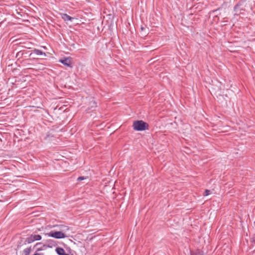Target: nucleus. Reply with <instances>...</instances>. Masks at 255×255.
Returning <instances> with one entry per match:
<instances>
[{"mask_svg":"<svg viewBox=\"0 0 255 255\" xmlns=\"http://www.w3.org/2000/svg\"><path fill=\"white\" fill-rule=\"evenodd\" d=\"M132 127L133 129L137 131H142L148 128V124L141 120L134 121Z\"/></svg>","mask_w":255,"mask_h":255,"instance_id":"obj_1","label":"nucleus"},{"mask_svg":"<svg viewBox=\"0 0 255 255\" xmlns=\"http://www.w3.org/2000/svg\"><path fill=\"white\" fill-rule=\"evenodd\" d=\"M46 235L55 239H63L66 237L65 235L61 231H51L50 232L46 234Z\"/></svg>","mask_w":255,"mask_h":255,"instance_id":"obj_2","label":"nucleus"},{"mask_svg":"<svg viewBox=\"0 0 255 255\" xmlns=\"http://www.w3.org/2000/svg\"><path fill=\"white\" fill-rule=\"evenodd\" d=\"M41 239V236L39 235L32 234L28 237L25 241V244H31L34 241H39Z\"/></svg>","mask_w":255,"mask_h":255,"instance_id":"obj_3","label":"nucleus"},{"mask_svg":"<svg viewBox=\"0 0 255 255\" xmlns=\"http://www.w3.org/2000/svg\"><path fill=\"white\" fill-rule=\"evenodd\" d=\"M59 62L66 66L72 67L71 58L70 57L64 58L62 59H60Z\"/></svg>","mask_w":255,"mask_h":255,"instance_id":"obj_4","label":"nucleus"},{"mask_svg":"<svg viewBox=\"0 0 255 255\" xmlns=\"http://www.w3.org/2000/svg\"><path fill=\"white\" fill-rule=\"evenodd\" d=\"M32 53H34L36 54L37 55H41L43 56H46V54L45 52H43L42 51L37 49H34L32 50V53H30L29 56H30Z\"/></svg>","mask_w":255,"mask_h":255,"instance_id":"obj_5","label":"nucleus"},{"mask_svg":"<svg viewBox=\"0 0 255 255\" xmlns=\"http://www.w3.org/2000/svg\"><path fill=\"white\" fill-rule=\"evenodd\" d=\"M62 16V18L64 20V21H72V19H74L73 17L70 16V15H68L66 13H63L61 15Z\"/></svg>","mask_w":255,"mask_h":255,"instance_id":"obj_6","label":"nucleus"},{"mask_svg":"<svg viewBox=\"0 0 255 255\" xmlns=\"http://www.w3.org/2000/svg\"><path fill=\"white\" fill-rule=\"evenodd\" d=\"M55 251L59 255H62L65 253L64 250L61 248H57Z\"/></svg>","mask_w":255,"mask_h":255,"instance_id":"obj_7","label":"nucleus"},{"mask_svg":"<svg viewBox=\"0 0 255 255\" xmlns=\"http://www.w3.org/2000/svg\"><path fill=\"white\" fill-rule=\"evenodd\" d=\"M31 250V247L25 249L23 251V255H29Z\"/></svg>","mask_w":255,"mask_h":255,"instance_id":"obj_8","label":"nucleus"},{"mask_svg":"<svg viewBox=\"0 0 255 255\" xmlns=\"http://www.w3.org/2000/svg\"><path fill=\"white\" fill-rule=\"evenodd\" d=\"M191 255H203V254L202 252L198 250L194 252H192Z\"/></svg>","mask_w":255,"mask_h":255,"instance_id":"obj_9","label":"nucleus"},{"mask_svg":"<svg viewBox=\"0 0 255 255\" xmlns=\"http://www.w3.org/2000/svg\"><path fill=\"white\" fill-rule=\"evenodd\" d=\"M239 4H237L235 6H234V10L237 12L238 13V12H239Z\"/></svg>","mask_w":255,"mask_h":255,"instance_id":"obj_10","label":"nucleus"},{"mask_svg":"<svg viewBox=\"0 0 255 255\" xmlns=\"http://www.w3.org/2000/svg\"><path fill=\"white\" fill-rule=\"evenodd\" d=\"M87 178V177H84V176H80L78 178H77V181H81L82 180H83Z\"/></svg>","mask_w":255,"mask_h":255,"instance_id":"obj_11","label":"nucleus"},{"mask_svg":"<svg viewBox=\"0 0 255 255\" xmlns=\"http://www.w3.org/2000/svg\"><path fill=\"white\" fill-rule=\"evenodd\" d=\"M210 191L209 190L206 189L204 193V196H208L210 194Z\"/></svg>","mask_w":255,"mask_h":255,"instance_id":"obj_12","label":"nucleus"},{"mask_svg":"<svg viewBox=\"0 0 255 255\" xmlns=\"http://www.w3.org/2000/svg\"><path fill=\"white\" fill-rule=\"evenodd\" d=\"M41 243H36V245L33 247V248H34L35 247H36V246H38L39 245H41Z\"/></svg>","mask_w":255,"mask_h":255,"instance_id":"obj_13","label":"nucleus"},{"mask_svg":"<svg viewBox=\"0 0 255 255\" xmlns=\"http://www.w3.org/2000/svg\"><path fill=\"white\" fill-rule=\"evenodd\" d=\"M42 249L41 248H38V249H36V252H39V251H42Z\"/></svg>","mask_w":255,"mask_h":255,"instance_id":"obj_14","label":"nucleus"},{"mask_svg":"<svg viewBox=\"0 0 255 255\" xmlns=\"http://www.w3.org/2000/svg\"><path fill=\"white\" fill-rule=\"evenodd\" d=\"M21 55H22V53H21V51H20V52H18L17 55H16V56L17 57L18 56L20 55V54H21Z\"/></svg>","mask_w":255,"mask_h":255,"instance_id":"obj_15","label":"nucleus"},{"mask_svg":"<svg viewBox=\"0 0 255 255\" xmlns=\"http://www.w3.org/2000/svg\"><path fill=\"white\" fill-rule=\"evenodd\" d=\"M33 255H42V254H39V253H35Z\"/></svg>","mask_w":255,"mask_h":255,"instance_id":"obj_16","label":"nucleus"},{"mask_svg":"<svg viewBox=\"0 0 255 255\" xmlns=\"http://www.w3.org/2000/svg\"><path fill=\"white\" fill-rule=\"evenodd\" d=\"M91 102L92 103L93 102V104H96V102H95V101L94 100H93Z\"/></svg>","mask_w":255,"mask_h":255,"instance_id":"obj_17","label":"nucleus"},{"mask_svg":"<svg viewBox=\"0 0 255 255\" xmlns=\"http://www.w3.org/2000/svg\"><path fill=\"white\" fill-rule=\"evenodd\" d=\"M62 255H69L67 254H65V253H64Z\"/></svg>","mask_w":255,"mask_h":255,"instance_id":"obj_18","label":"nucleus"},{"mask_svg":"<svg viewBox=\"0 0 255 255\" xmlns=\"http://www.w3.org/2000/svg\"><path fill=\"white\" fill-rule=\"evenodd\" d=\"M141 29L142 30H143L144 29V28H143V27H141Z\"/></svg>","mask_w":255,"mask_h":255,"instance_id":"obj_19","label":"nucleus"}]
</instances>
